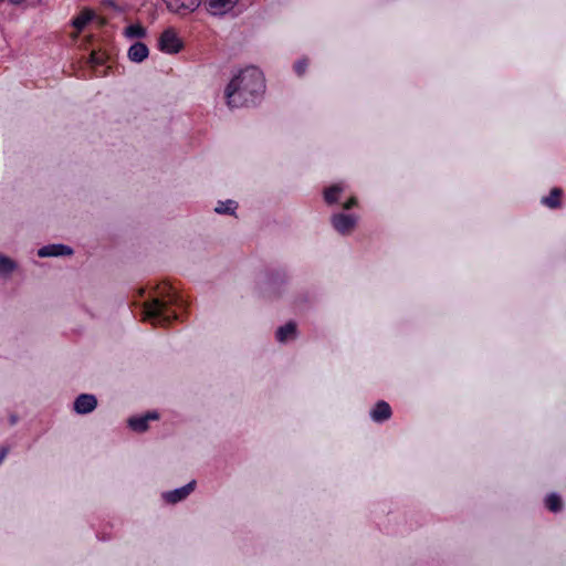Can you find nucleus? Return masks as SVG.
<instances>
[{"instance_id": "f257e3e1", "label": "nucleus", "mask_w": 566, "mask_h": 566, "mask_svg": "<svg viewBox=\"0 0 566 566\" xmlns=\"http://www.w3.org/2000/svg\"><path fill=\"white\" fill-rule=\"evenodd\" d=\"M265 91V81L262 72L254 66L238 72L224 90L227 104L238 108L254 104Z\"/></svg>"}, {"instance_id": "f03ea898", "label": "nucleus", "mask_w": 566, "mask_h": 566, "mask_svg": "<svg viewBox=\"0 0 566 566\" xmlns=\"http://www.w3.org/2000/svg\"><path fill=\"white\" fill-rule=\"evenodd\" d=\"M177 302L174 289L168 284L158 285L149 301L143 304V319L153 325H167L177 318L169 305Z\"/></svg>"}, {"instance_id": "7ed1b4c3", "label": "nucleus", "mask_w": 566, "mask_h": 566, "mask_svg": "<svg viewBox=\"0 0 566 566\" xmlns=\"http://www.w3.org/2000/svg\"><path fill=\"white\" fill-rule=\"evenodd\" d=\"M158 49L166 54H176L182 49V41L175 29L168 28L161 32Z\"/></svg>"}, {"instance_id": "20e7f679", "label": "nucleus", "mask_w": 566, "mask_h": 566, "mask_svg": "<svg viewBox=\"0 0 566 566\" xmlns=\"http://www.w3.org/2000/svg\"><path fill=\"white\" fill-rule=\"evenodd\" d=\"M166 3L167 9L180 17L188 15L196 11L202 0H163Z\"/></svg>"}, {"instance_id": "39448f33", "label": "nucleus", "mask_w": 566, "mask_h": 566, "mask_svg": "<svg viewBox=\"0 0 566 566\" xmlns=\"http://www.w3.org/2000/svg\"><path fill=\"white\" fill-rule=\"evenodd\" d=\"M357 222V217L354 214L337 213L332 218L334 229L340 234H348L353 231Z\"/></svg>"}, {"instance_id": "423d86ee", "label": "nucleus", "mask_w": 566, "mask_h": 566, "mask_svg": "<svg viewBox=\"0 0 566 566\" xmlns=\"http://www.w3.org/2000/svg\"><path fill=\"white\" fill-rule=\"evenodd\" d=\"M239 0H206L208 11L213 15H222L231 11Z\"/></svg>"}, {"instance_id": "0eeeda50", "label": "nucleus", "mask_w": 566, "mask_h": 566, "mask_svg": "<svg viewBox=\"0 0 566 566\" xmlns=\"http://www.w3.org/2000/svg\"><path fill=\"white\" fill-rule=\"evenodd\" d=\"M97 406L95 396L88 394L80 395L74 401V410L80 415L92 412Z\"/></svg>"}, {"instance_id": "6e6552de", "label": "nucleus", "mask_w": 566, "mask_h": 566, "mask_svg": "<svg viewBox=\"0 0 566 566\" xmlns=\"http://www.w3.org/2000/svg\"><path fill=\"white\" fill-rule=\"evenodd\" d=\"M149 55V49L148 46L143 42H135L132 44L127 51V56L129 61L134 63H142L145 61Z\"/></svg>"}, {"instance_id": "1a4fd4ad", "label": "nucleus", "mask_w": 566, "mask_h": 566, "mask_svg": "<svg viewBox=\"0 0 566 566\" xmlns=\"http://www.w3.org/2000/svg\"><path fill=\"white\" fill-rule=\"evenodd\" d=\"M196 482L191 481L187 485L164 494V499L169 503H177L186 499L193 490Z\"/></svg>"}, {"instance_id": "9d476101", "label": "nucleus", "mask_w": 566, "mask_h": 566, "mask_svg": "<svg viewBox=\"0 0 566 566\" xmlns=\"http://www.w3.org/2000/svg\"><path fill=\"white\" fill-rule=\"evenodd\" d=\"M72 253V250L63 244H51L41 248L38 251V255L40 258H48V256H60V255H70Z\"/></svg>"}, {"instance_id": "9b49d317", "label": "nucleus", "mask_w": 566, "mask_h": 566, "mask_svg": "<svg viewBox=\"0 0 566 566\" xmlns=\"http://www.w3.org/2000/svg\"><path fill=\"white\" fill-rule=\"evenodd\" d=\"M158 419V415L156 412H148L140 417H133L128 420L129 427L137 432H143L148 427L149 420Z\"/></svg>"}, {"instance_id": "f8f14e48", "label": "nucleus", "mask_w": 566, "mask_h": 566, "mask_svg": "<svg viewBox=\"0 0 566 566\" xmlns=\"http://www.w3.org/2000/svg\"><path fill=\"white\" fill-rule=\"evenodd\" d=\"M370 416L374 421L381 422L390 418L391 408L385 401H379L376 407L371 410Z\"/></svg>"}, {"instance_id": "ddd939ff", "label": "nucleus", "mask_w": 566, "mask_h": 566, "mask_svg": "<svg viewBox=\"0 0 566 566\" xmlns=\"http://www.w3.org/2000/svg\"><path fill=\"white\" fill-rule=\"evenodd\" d=\"M123 34L128 40H138L146 38L147 30L140 23H133L124 29Z\"/></svg>"}, {"instance_id": "4468645a", "label": "nucleus", "mask_w": 566, "mask_h": 566, "mask_svg": "<svg viewBox=\"0 0 566 566\" xmlns=\"http://www.w3.org/2000/svg\"><path fill=\"white\" fill-rule=\"evenodd\" d=\"M296 333V326L294 323H287L284 326H281L276 332V338L280 343H285L289 339L294 338Z\"/></svg>"}, {"instance_id": "2eb2a0df", "label": "nucleus", "mask_w": 566, "mask_h": 566, "mask_svg": "<svg viewBox=\"0 0 566 566\" xmlns=\"http://www.w3.org/2000/svg\"><path fill=\"white\" fill-rule=\"evenodd\" d=\"M94 13L90 10L82 11L74 20L73 25L74 28L81 32L87 23L93 19Z\"/></svg>"}, {"instance_id": "dca6fc26", "label": "nucleus", "mask_w": 566, "mask_h": 566, "mask_svg": "<svg viewBox=\"0 0 566 566\" xmlns=\"http://www.w3.org/2000/svg\"><path fill=\"white\" fill-rule=\"evenodd\" d=\"M560 195L562 191L554 188L548 196L542 198V203L552 209L557 208L560 205Z\"/></svg>"}, {"instance_id": "f3484780", "label": "nucleus", "mask_w": 566, "mask_h": 566, "mask_svg": "<svg viewBox=\"0 0 566 566\" xmlns=\"http://www.w3.org/2000/svg\"><path fill=\"white\" fill-rule=\"evenodd\" d=\"M108 56L104 51H92L88 63L92 67L97 69L106 63Z\"/></svg>"}, {"instance_id": "a211bd4d", "label": "nucleus", "mask_w": 566, "mask_h": 566, "mask_svg": "<svg viewBox=\"0 0 566 566\" xmlns=\"http://www.w3.org/2000/svg\"><path fill=\"white\" fill-rule=\"evenodd\" d=\"M545 505L546 507L552 511V512H558L562 510L563 507V502H562V499L555 494V493H552V494H548L545 499Z\"/></svg>"}, {"instance_id": "6ab92c4d", "label": "nucleus", "mask_w": 566, "mask_h": 566, "mask_svg": "<svg viewBox=\"0 0 566 566\" xmlns=\"http://www.w3.org/2000/svg\"><path fill=\"white\" fill-rule=\"evenodd\" d=\"M238 208V205L233 200H227V201H220L218 202L217 207L214 208V211L217 213H228L232 214L235 209Z\"/></svg>"}, {"instance_id": "aec40b11", "label": "nucleus", "mask_w": 566, "mask_h": 566, "mask_svg": "<svg viewBox=\"0 0 566 566\" xmlns=\"http://www.w3.org/2000/svg\"><path fill=\"white\" fill-rule=\"evenodd\" d=\"M15 269V263L0 254V276H8Z\"/></svg>"}, {"instance_id": "412c9836", "label": "nucleus", "mask_w": 566, "mask_h": 566, "mask_svg": "<svg viewBox=\"0 0 566 566\" xmlns=\"http://www.w3.org/2000/svg\"><path fill=\"white\" fill-rule=\"evenodd\" d=\"M343 186L342 185H334L332 187H329L325 193H324V197H325V200L326 202L328 203H333L337 200V196L339 192L343 191Z\"/></svg>"}, {"instance_id": "4be33fe9", "label": "nucleus", "mask_w": 566, "mask_h": 566, "mask_svg": "<svg viewBox=\"0 0 566 566\" xmlns=\"http://www.w3.org/2000/svg\"><path fill=\"white\" fill-rule=\"evenodd\" d=\"M306 66H307L306 61H298V62H296V63L294 64V70H295V72H296L298 75H301V74H303V73H304V71H305Z\"/></svg>"}, {"instance_id": "5701e85b", "label": "nucleus", "mask_w": 566, "mask_h": 566, "mask_svg": "<svg viewBox=\"0 0 566 566\" xmlns=\"http://www.w3.org/2000/svg\"><path fill=\"white\" fill-rule=\"evenodd\" d=\"M356 205V199L355 198H350L345 205H344V208L346 210L350 209L352 207H354Z\"/></svg>"}, {"instance_id": "b1692460", "label": "nucleus", "mask_w": 566, "mask_h": 566, "mask_svg": "<svg viewBox=\"0 0 566 566\" xmlns=\"http://www.w3.org/2000/svg\"><path fill=\"white\" fill-rule=\"evenodd\" d=\"M6 453H7V451H6V450H3V451L0 453V462H1V461L3 460V458L6 457Z\"/></svg>"}, {"instance_id": "393cba45", "label": "nucleus", "mask_w": 566, "mask_h": 566, "mask_svg": "<svg viewBox=\"0 0 566 566\" xmlns=\"http://www.w3.org/2000/svg\"><path fill=\"white\" fill-rule=\"evenodd\" d=\"M103 74H105V72H104V71H101V72H97V71H96V75H98V76H99V75H103Z\"/></svg>"}]
</instances>
